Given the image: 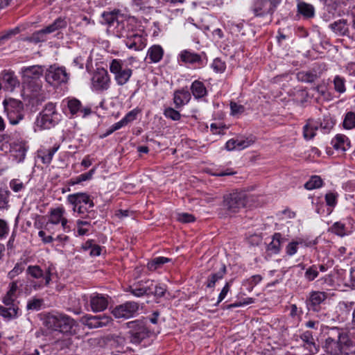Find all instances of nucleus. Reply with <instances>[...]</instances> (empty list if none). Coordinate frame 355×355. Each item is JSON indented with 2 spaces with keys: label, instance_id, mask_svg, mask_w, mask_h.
<instances>
[{
  "label": "nucleus",
  "instance_id": "c85d7f7f",
  "mask_svg": "<svg viewBox=\"0 0 355 355\" xmlns=\"http://www.w3.org/2000/svg\"><path fill=\"white\" fill-rule=\"evenodd\" d=\"M319 78L317 71H302L297 73V78L299 81L304 83H313Z\"/></svg>",
  "mask_w": 355,
  "mask_h": 355
},
{
  "label": "nucleus",
  "instance_id": "b1692460",
  "mask_svg": "<svg viewBox=\"0 0 355 355\" xmlns=\"http://www.w3.org/2000/svg\"><path fill=\"white\" fill-rule=\"evenodd\" d=\"M227 270L225 265H222L221 268L216 272L211 273L205 282V285L209 288H214L215 287L216 283L222 279L224 275L226 274Z\"/></svg>",
  "mask_w": 355,
  "mask_h": 355
},
{
  "label": "nucleus",
  "instance_id": "ea45409f",
  "mask_svg": "<svg viewBox=\"0 0 355 355\" xmlns=\"http://www.w3.org/2000/svg\"><path fill=\"white\" fill-rule=\"evenodd\" d=\"M343 125L344 128L347 130L355 128V113L352 112H347L345 114Z\"/></svg>",
  "mask_w": 355,
  "mask_h": 355
},
{
  "label": "nucleus",
  "instance_id": "338daca9",
  "mask_svg": "<svg viewBox=\"0 0 355 355\" xmlns=\"http://www.w3.org/2000/svg\"><path fill=\"white\" fill-rule=\"evenodd\" d=\"M16 299V297L6 293L3 298V303L6 306H16L14 303Z\"/></svg>",
  "mask_w": 355,
  "mask_h": 355
},
{
  "label": "nucleus",
  "instance_id": "20e7f679",
  "mask_svg": "<svg viewBox=\"0 0 355 355\" xmlns=\"http://www.w3.org/2000/svg\"><path fill=\"white\" fill-rule=\"evenodd\" d=\"M3 104L11 124L16 125L24 118V105L21 101L9 98L4 100Z\"/></svg>",
  "mask_w": 355,
  "mask_h": 355
},
{
  "label": "nucleus",
  "instance_id": "79ce46f5",
  "mask_svg": "<svg viewBox=\"0 0 355 355\" xmlns=\"http://www.w3.org/2000/svg\"><path fill=\"white\" fill-rule=\"evenodd\" d=\"M48 34L46 33V31L44 28L42 30H40L35 33H34L29 38L28 40L30 42H34V43H39L42 42H44L46 40V35Z\"/></svg>",
  "mask_w": 355,
  "mask_h": 355
},
{
  "label": "nucleus",
  "instance_id": "e433bc0d",
  "mask_svg": "<svg viewBox=\"0 0 355 355\" xmlns=\"http://www.w3.org/2000/svg\"><path fill=\"white\" fill-rule=\"evenodd\" d=\"M64 209L62 207H58L51 209L49 222L51 224L57 225L64 218Z\"/></svg>",
  "mask_w": 355,
  "mask_h": 355
},
{
  "label": "nucleus",
  "instance_id": "1a4fd4ad",
  "mask_svg": "<svg viewBox=\"0 0 355 355\" xmlns=\"http://www.w3.org/2000/svg\"><path fill=\"white\" fill-rule=\"evenodd\" d=\"M110 77L104 68L97 69L92 78V88L98 92L107 90L110 86Z\"/></svg>",
  "mask_w": 355,
  "mask_h": 355
},
{
  "label": "nucleus",
  "instance_id": "f3484780",
  "mask_svg": "<svg viewBox=\"0 0 355 355\" xmlns=\"http://www.w3.org/2000/svg\"><path fill=\"white\" fill-rule=\"evenodd\" d=\"M327 297L325 292L312 291L310 293L309 297L306 300V303L309 309L314 311H318L317 307L323 302Z\"/></svg>",
  "mask_w": 355,
  "mask_h": 355
},
{
  "label": "nucleus",
  "instance_id": "393cba45",
  "mask_svg": "<svg viewBox=\"0 0 355 355\" xmlns=\"http://www.w3.org/2000/svg\"><path fill=\"white\" fill-rule=\"evenodd\" d=\"M332 146L336 150L345 151L350 146L348 138L344 135L338 134L331 141Z\"/></svg>",
  "mask_w": 355,
  "mask_h": 355
},
{
  "label": "nucleus",
  "instance_id": "c756f323",
  "mask_svg": "<svg viewBox=\"0 0 355 355\" xmlns=\"http://www.w3.org/2000/svg\"><path fill=\"white\" fill-rule=\"evenodd\" d=\"M59 148V146H54L49 149H43L38 152V156L41 158L44 164H49L51 163L54 154Z\"/></svg>",
  "mask_w": 355,
  "mask_h": 355
},
{
  "label": "nucleus",
  "instance_id": "ddd939ff",
  "mask_svg": "<svg viewBox=\"0 0 355 355\" xmlns=\"http://www.w3.org/2000/svg\"><path fill=\"white\" fill-rule=\"evenodd\" d=\"M340 338L341 334H339L338 340L330 337L325 340L323 348L328 355H348V353L343 350V344L340 341Z\"/></svg>",
  "mask_w": 355,
  "mask_h": 355
},
{
  "label": "nucleus",
  "instance_id": "6ab92c4d",
  "mask_svg": "<svg viewBox=\"0 0 355 355\" xmlns=\"http://www.w3.org/2000/svg\"><path fill=\"white\" fill-rule=\"evenodd\" d=\"M1 78L3 87L7 90L13 91L19 85V81L13 71H3L1 73Z\"/></svg>",
  "mask_w": 355,
  "mask_h": 355
},
{
  "label": "nucleus",
  "instance_id": "aec40b11",
  "mask_svg": "<svg viewBox=\"0 0 355 355\" xmlns=\"http://www.w3.org/2000/svg\"><path fill=\"white\" fill-rule=\"evenodd\" d=\"M349 26L347 20L345 19H338L329 25V28L338 36H348Z\"/></svg>",
  "mask_w": 355,
  "mask_h": 355
},
{
  "label": "nucleus",
  "instance_id": "603ef678",
  "mask_svg": "<svg viewBox=\"0 0 355 355\" xmlns=\"http://www.w3.org/2000/svg\"><path fill=\"white\" fill-rule=\"evenodd\" d=\"M96 171L95 168H92L89 171L85 173H83L78 176L74 182L75 184H78L81 182L89 180L92 179L94 172Z\"/></svg>",
  "mask_w": 355,
  "mask_h": 355
},
{
  "label": "nucleus",
  "instance_id": "cd10ccee",
  "mask_svg": "<svg viewBox=\"0 0 355 355\" xmlns=\"http://www.w3.org/2000/svg\"><path fill=\"white\" fill-rule=\"evenodd\" d=\"M190 98V94L187 91H177L174 93L173 101L176 108H180L186 104Z\"/></svg>",
  "mask_w": 355,
  "mask_h": 355
},
{
  "label": "nucleus",
  "instance_id": "3c124183",
  "mask_svg": "<svg viewBox=\"0 0 355 355\" xmlns=\"http://www.w3.org/2000/svg\"><path fill=\"white\" fill-rule=\"evenodd\" d=\"M331 231L340 236H343L345 235V225L340 222H336L332 225Z\"/></svg>",
  "mask_w": 355,
  "mask_h": 355
},
{
  "label": "nucleus",
  "instance_id": "f704fd0d",
  "mask_svg": "<svg viewBox=\"0 0 355 355\" xmlns=\"http://www.w3.org/2000/svg\"><path fill=\"white\" fill-rule=\"evenodd\" d=\"M18 310L17 306H0V315L5 318L10 319L17 316Z\"/></svg>",
  "mask_w": 355,
  "mask_h": 355
},
{
  "label": "nucleus",
  "instance_id": "864d4df0",
  "mask_svg": "<svg viewBox=\"0 0 355 355\" xmlns=\"http://www.w3.org/2000/svg\"><path fill=\"white\" fill-rule=\"evenodd\" d=\"M231 114L232 115H238L244 112L245 107L243 105H239L235 102H230Z\"/></svg>",
  "mask_w": 355,
  "mask_h": 355
},
{
  "label": "nucleus",
  "instance_id": "8fccbe9b",
  "mask_svg": "<svg viewBox=\"0 0 355 355\" xmlns=\"http://www.w3.org/2000/svg\"><path fill=\"white\" fill-rule=\"evenodd\" d=\"M141 286L143 288V293L144 295H150L153 293V288H154V282L152 280H147L145 282H140Z\"/></svg>",
  "mask_w": 355,
  "mask_h": 355
},
{
  "label": "nucleus",
  "instance_id": "4c0bfd02",
  "mask_svg": "<svg viewBox=\"0 0 355 355\" xmlns=\"http://www.w3.org/2000/svg\"><path fill=\"white\" fill-rule=\"evenodd\" d=\"M136 115L137 113L134 110L130 111L125 115L124 118L113 125V130H117L126 125L128 124V123L134 121L136 119Z\"/></svg>",
  "mask_w": 355,
  "mask_h": 355
},
{
  "label": "nucleus",
  "instance_id": "a211bd4d",
  "mask_svg": "<svg viewBox=\"0 0 355 355\" xmlns=\"http://www.w3.org/2000/svg\"><path fill=\"white\" fill-rule=\"evenodd\" d=\"M108 305L107 298L98 293H93L90 296V306L94 312L104 311Z\"/></svg>",
  "mask_w": 355,
  "mask_h": 355
},
{
  "label": "nucleus",
  "instance_id": "c9c22d12",
  "mask_svg": "<svg viewBox=\"0 0 355 355\" xmlns=\"http://www.w3.org/2000/svg\"><path fill=\"white\" fill-rule=\"evenodd\" d=\"M171 261V259L166 257H158L153 259L150 260L148 264L147 267L148 268L151 270L154 271L157 270V268H159L164 263H168Z\"/></svg>",
  "mask_w": 355,
  "mask_h": 355
},
{
  "label": "nucleus",
  "instance_id": "4be33fe9",
  "mask_svg": "<svg viewBox=\"0 0 355 355\" xmlns=\"http://www.w3.org/2000/svg\"><path fill=\"white\" fill-rule=\"evenodd\" d=\"M319 128V122L312 119L307 120L303 128V136L306 140L313 139L315 135V131Z\"/></svg>",
  "mask_w": 355,
  "mask_h": 355
},
{
  "label": "nucleus",
  "instance_id": "13d9d810",
  "mask_svg": "<svg viewBox=\"0 0 355 355\" xmlns=\"http://www.w3.org/2000/svg\"><path fill=\"white\" fill-rule=\"evenodd\" d=\"M325 201L327 205L334 207L337 203V195L329 192L325 195Z\"/></svg>",
  "mask_w": 355,
  "mask_h": 355
},
{
  "label": "nucleus",
  "instance_id": "bf43d9fd",
  "mask_svg": "<svg viewBox=\"0 0 355 355\" xmlns=\"http://www.w3.org/2000/svg\"><path fill=\"white\" fill-rule=\"evenodd\" d=\"M19 33L18 28H15L12 30H9L7 32L2 33L0 35V44H1L3 41L10 39L12 35H15Z\"/></svg>",
  "mask_w": 355,
  "mask_h": 355
},
{
  "label": "nucleus",
  "instance_id": "4d7b16f0",
  "mask_svg": "<svg viewBox=\"0 0 355 355\" xmlns=\"http://www.w3.org/2000/svg\"><path fill=\"white\" fill-rule=\"evenodd\" d=\"M166 291V288L160 284H154V288H153V293L155 297H162L164 296Z\"/></svg>",
  "mask_w": 355,
  "mask_h": 355
},
{
  "label": "nucleus",
  "instance_id": "f03ea898",
  "mask_svg": "<svg viewBox=\"0 0 355 355\" xmlns=\"http://www.w3.org/2000/svg\"><path fill=\"white\" fill-rule=\"evenodd\" d=\"M250 196L245 191H236L223 197V207L226 214L231 215L246 207Z\"/></svg>",
  "mask_w": 355,
  "mask_h": 355
},
{
  "label": "nucleus",
  "instance_id": "6e6d98bb",
  "mask_svg": "<svg viewBox=\"0 0 355 355\" xmlns=\"http://www.w3.org/2000/svg\"><path fill=\"white\" fill-rule=\"evenodd\" d=\"M24 270V267L21 263H17L14 268L10 270L8 274V277L10 279H14L16 276L19 275Z\"/></svg>",
  "mask_w": 355,
  "mask_h": 355
},
{
  "label": "nucleus",
  "instance_id": "37998d69",
  "mask_svg": "<svg viewBox=\"0 0 355 355\" xmlns=\"http://www.w3.org/2000/svg\"><path fill=\"white\" fill-rule=\"evenodd\" d=\"M12 150L16 153L15 157H18L19 161L24 159L26 152L25 145L22 143L15 144Z\"/></svg>",
  "mask_w": 355,
  "mask_h": 355
},
{
  "label": "nucleus",
  "instance_id": "680f3d73",
  "mask_svg": "<svg viewBox=\"0 0 355 355\" xmlns=\"http://www.w3.org/2000/svg\"><path fill=\"white\" fill-rule=\"evenodd\" d=\"M27 87L33 92H38L42 88L41 79L33 80L31 83H25Z\"/></svg>",
  "mask_w": 355,
  "mask_h": 355
},
{
  "label": "nucleus",
  "instance_id": "473e14b6",
  "mask_svg": "<svg viewBox=\"0 0 355 355\" xmlns=\"http://www.w3.org/2000/svg\"><path fill=\"white\" fill-rule=\"evenodd\" d=\"M300 338L304 343H306L307 345L306 347L310 352L312 353H316L318 352V348L314 342L312 332L306 331L300 336Z\"/></svg>",
  "mask_w": 355,
  "mask_h": 355
},
{
  "label": "nucleus",
  "instance_id": "a19ab883",
  "mask_svg": "<svg viewBox=\"0 0 355 355\" xmlns=\"http://www.w3.org/2000/svg\"><path fill=\"white\" fill-rule=\"evenodd\" d=\"M44 300L39 298H33L27 302L26 309L28 311H39L41 309Z\"/></svg>",
  "mask_w": 355,
  "mask_h": 355
},
{
  "label": "nucleus",
  "instance_id": "69168bd1",
  "mask_svg": "<svg viewBox=\"0 0 355 355\" xmlns=\"http://www.w3.org/2000/svg\"><path fill=\"white\" fill-rule=\"evenodd\" d=\"M178 220L182 223H190L193 221L195 218L191 214L187 213H182L178 214Z\"/></svg>",
  "mask_w": 355,
  "mask_h": 355
},
{
  "label": "nucleus",
  "instance_id": "49530a36",
  "mask_svg": "<svg viewBox=\"0 0 355 355\" xmlns=\"http://www.w3.org/2000/svg\"><path fill=\"white\" fill-rule=\"evenodd\" d=\"M318 266L313 265L306 269L304 277L308 281L311 282L318 276Z\"/></svg>",
  "mask_w": 355,
  "mask_h": 355
},
{
  "label": "nucleus",
  "instance_id": "39448f33",
  "mask_svg": "<svg viewBox=\"0 0 355 355\" xmlns=\"http://www.w3.org/2000/svg\"><path fill=\"white\" fill-rule=\"evenodd\" d=\"M130 341L134 344H139L149 336L150 331L143 320H134L126 323Z\"/></svg>",
  "mask_w": 355,
  "mask_h": 355
},
{
  "label": "nucleus",
  "instance_id": "412c9836",
  "mask_svg": "<svg viewBox=\"0 0 355 355\" xmlns=\"http://www.w3.org/2000/svg\"><path fill=\"white\" fill-rule=\"evenodd\" d=\"M103 19L106 24L110 27L115 26L119 22L124 18L119 10H114L110 12H105L102 15Z\"/></svg>",
  "mask_w": 355,
  "mask_h": 355
},
{
  "label": "nucleus",
  "instance_id": "5701e85b",
  "mask_svg": "<svg viewBox=\"0 0 355 355\" xmlns=\"http://www.w3.org/2000/svg\"><path fill=\"white\" fill-rule=\"evenodd\" d=\"M297 1V12L302 15L306 19L313 18L315 15L314 7L311 4L301 1L300 0Z\"/></svg>",
  "mask_w": 355,
  "mask_h": 355
},
{
  "label": "nucleus",
  "instance_id": "de8ad7c7",
  "mask_svg": "<svg viewBox=\"0 0 355 355\" xmlns=\"http://www.w3.org/2000/svg\"><path fill=\"white\" fill-rule=\"evenodd\" d=\"M164 114L166 118L171 119L173 121H178L181 118L180 112L172 107L166 108L164 110Z\"/></svg>",
  "mask_w": 355,
  "mask_h": 355
},
{
  "label": "nucleus",
  "instance_id": "c03bdc74",
  "mask_svg": "<svg viewBox=\"0 0 355 355\" xmlns=\"http://www.w3.org/2000/svg\"><path fill=\"white\" fill-rule=\"evenodd\" d=\"M26 271L28 274L35 279H40L44 277V272L38 266H29Z\"/></svg>",
  "mask_w": 355,
  "mask_h": 355
},
{
  "label": "nucleus",
  "instance_id": "dca6fc26",
  "mask_svg": "<svg viewBox=\"0 0 355 355\" xmlns=\"http://www.w3.org/2000/svg\"><path fill=\"white\" fill-rule=\"evenodd\" d=\"M67 200L75 207L81 205V204L88 205L89 208H92L94 205L89 196L86 193H76L69 195Z\"/></svg>",
  "mask_w": 355,
  "mask_h": 355
},
{
  "label": "nucleus",
  "instance_id": "f8f14e48",
  "mask_svg": "<svg viewBox=\"0 0 355 355\" xmlns=\"http://www.w3.org/2000/svg\"><path fill=\"white\" fill-rule=\"evenodd\" d=\"M81 322L89 329L101 328L107 326L112 318L107 315H86L81 318Z\"/></svg>",
  "mask_w": 355,
  "mask_h": 355
},
{
  "label": "nucleus",
  "instance_id": "052dcab7",
  "mask_svg": "<svg viewBox=\"0 0 355 355\" xmlns=\"http://www.w3.org/2000/svg\"><path fill=\"white\" fill-rule=\"evenodd\" d=\"M19 33L18 28H15L12 30H9L7 32L2 33L0 35V44H1L3 41L10 39L12 35H15Z\"/></svg>",
  "mask_w": 355,
  "mask_h": 355
},
{
  "label": "nucleus",
  "instance_id": "a878e982",
  "mask_svg": "<svg viewBox=\"0 0 355 355\" xmlns=\"http://www.w3.org/2000/svg\"><path fill=\"white\" fill-rule=\"evenodd\" d=\"M181 60L185 63L189 64H202L201 56L196 53L191 52L188 50H184L180 54Z\"/></svg>",
  "mask_w": 355,
  "mask_h": 355
},
{
  "label": "nucleus",
  "instance_id": "9d476101",
  "mask_svg": "<svg viewBox=\"0 0 355 355\" xmlns=\"http://www.w3.org/2000/svg\"><path fill=\"white\" fill-rule=\"evenodd\" d=\"M68 74L64 67H55L51 66L46 71L45 79L51 85L57 86L68 80Z\"/></svg>",
  "mask_w": 355,
  "mask_h": 355
},
{
  "label": "nucleus",
  "instance_id": "a18cd8bd",
  "mask_svg": "<svg viewBox=\"0 0 355 355\" xmlns=\"http://www.w3.org/2000/svg\"><path fill=\"white\" fill-rule=\"evenodd\" d=\"M236 144L238 146V150H243L254 142V139L253 137H241L236 139Z\"/></svg>",
  "mask_w": 355,
  "mask_h": 355
},
{
  "label": "nucleus",
  "instance_id": "2f4dec72",
  "mask_svg": "<svg viewBox=\"0 0 355 355\" xmlns=\"http://www.w3.org/2000/svg\"><path fill=\"white\" fill-rule=\"evenodd\" d=\"M191 91L192 94L196 98H200L205 96L207 94V89L204 84L198 80H195L191 86Z\"/></svg>",
  "mask_w": 355,
  "mask_h": 355
},
{
  "label": "nucleus",
  "instance_id": "423d86ee",
  "mask_svg": "<svg viewBox=\"0 0 355 355\" xmlns=\"http://www.w3.org/2000/svg\"><path fill=\"white\" fill-rule=\"evenodd\" d=\"M110 71L114 75V79L119 85L127 83L132 74V70L124 68L123 61L119 59H113L111 61Z\"/></svg>",
  "mask_w": 355,
  "mask_h": 355
},
{
  "label": "nucleus",
  "instance_id": "5fc2aeb1",
  "mask_svg": "<svg viewBox=\"0 0 355 355\" xmlns=\"http://www.w3.org/2000/svg\"><path fill=\"white\" fill-rule=\"evenodd\" d=\"M81 103L77 99H71L68 102V107L71 114H74L80 110Z\"/></svg>",
  "mask_w": 355,
  "mask_h": 355
},
{
  "label": "nucleus",
  "instance_id": "4468645a",
  "mask_svg": "<svg viewBox=\"0 0 355 355\" xmlns=\"http://www.w3.org/2000/svg\"><path fill=\"white\" fill-rule=\"evenodd\" d=\"M43 74L41 66L34 65L21 69L23 83H31L33 80L40 79Z\"/></svg>",
  "mask_w": 355,
  "mask_h": 355
},
{
  "label": "nucleus",
  "instance_id": "72a5a7b5",
  "mask_svg": "<svg viewBox=\"0 0 355 355\" xmlns=\"http://www.w3.org/2000/svg\"><path fill=\"white\" fill-rule=\"evenodd\" d=\"M282 235L275 233L273 235L272 241L268 245L267 250L272 254H277L281 248Z\"/></svg>",
  "mask_w": 355,
  "mask_h": 355
},
{
  "label": "nucleus",
  "instance_id": "0eeeda50",
  "mask_svg": "<svg viewBox=\"0 0 355 355\" xmlns=\"http://www.w3.org/2000/svg\"><path fill=\"white\" fill-rule=\"evenodd\" d=\"M139 28L133 19H122V21L119 22L114 28V33L120 38H123L128 40L137 31Z\"/></svg>",
  "mask_w": 355,
  "mask_h": 355
},
{
  "label": "nucleus",
  "instance_id": "6e6552de",
  "mask_svg": "<svg viewBox=\"0 0 355 355\" xmlns=\"http://www.w3.org/2000/svg\"><path fill=\"white\" fill-rule=\"evenodd\" d=\"M279 1V0H256L251 10L255 17L272 15Z\"/></svg>",
  "mask_w": 355,
  "mask_h": 355
},
{
  "label": "nucleus",
  "instance_id": "bb28decb",
  "mask_svg": "<svg viewBox=\"0 0 355 355\" xmlns=\"http://www.w3.org/2000/svg\"><path fill=\"white\" fill-rule=\"evenodd\" d=\"M67 26V21L65 18L58 17L52 24L44 28L48 34L54 33L57 31L65 28Z\"/></svg>",
  "mask_w": 355,
  "mask_h": 355
},
{
  "label": "nucleus",
  "instance_id": "2eb2a0df",
  "mask_svg": "<svg viewBox=\"0 0 355 355\" xmlns=\"http://www.w3.org/2000/svg\"><path fill=\"white\" fill-rule=\"evenodd\" d=\"M127 47L130 49H134L135 51L142 50L146 45V39L143 37L141 31L139 29L128 40H124Z\"/></svg>",
  "mask_w": 355,
  "mask_h": 355
},
{
  "label": "nucleus",
  "instance_id": "58836bf2",
  "mask_svg": "<svg viewBox=\"0 0 355 355\" xmlns=\"http://www.w3.org/2000/svg\"><path fill=\"white\" fill-rule=\"evenodd\" d=\"M322 185V180L320 177L314 175L305 183L304 187L308 190H311L321 187Z\"/></svg>",
  "mask_w": 355,
  "mask_h": 355
},
{
  "label": "nucleus",
  "instance_id": "0e129e2a",
  "mask_svg": "<svg viewBox=\"0 0 355 355\" xmlns=\"http://www.w3.org/2000/svg\"><path fill=\"white\" fill-rule=\"evenodd\" d=\"M19 289L18 281H13L9 284L8 291L6 293L17 297V291Z\"/></svg>",
  "mask_w": 355,
  "mask_h": 355
},
{
  "label": "nucleus",
  "instance_id": "7ed1b4c3",
  "mask_svg": "<svg viewBox=\"0 0 355 355\" xmlns=\"http://www.w3.org/2000/svg\"><path fill=\"white\" fill-rule=\"evenodd\" d=\"M61 120V114L57 111L55 104L48 103L37 116L35 125L42 130L55 127Z\"/></svg>",
  "mask_w": 355,
  "mask_h": 355
},
{
  "label": "nucleus",
  "instance_id": "09e8293b",
  "mask_svg": "<svg viewBox=\"0 0 355 355\" xmlns=\"http://www.w3.org/2000/svg\"><path fill=\"white\" fill-rule=\"evenodd\" d=\"M334 89L339 93H343L345 91V79L336 76L334 80Z\"/></svg>",
  "mask_w": 355,
  "mask_h": 355
},
{
  "label": "nucleus",
  "instance_id": "774afa93",
  "mask_svg": "<svg viewBox=\"0 0 355 355\" xmlns=\"http://www.w3.org/2000/svg\"><path fill=\"white\" fill-rule=\"evenodd\" d=\"M10 188L15 192L20 191L24 188V184L19 180H13L10 182Z\"/></svg>",
  "mask_w": 355,
  "mask_h": 355
},
{
  "label": "nucleus",
  "instance_id": "e2e57ef3",
  "mask_svg": "<svg viewBox=\"0 0 355 355\" xmlns=\"http://www.w3.org/2000/svg\"><path fill=\"white\" fill-rule=\"evenodd\" d=\"M298 244L299 243L297 241H293L289 243L286 248V254L289 256L295 254L297 251Z\"/></svg>",
  "mask_w": 355,
  "mask_h": 355
},
{
  "label": "nucleus",
  "instance_id": "f257e3e1",
  "mask_svg": "<svg viewBox=\"0 0 355 355\" xmlns=\"http://www.w3.org/2000/svg\"><path fill=\"white\" fill-rule=\"evenodd\" d=\"M44 324L49 329L58 331L64 334L73 335L76 331L73 327L76 326V321L62 313H49L44 316Z\"/></svg>",
  "mask_w": 355,
  "mask_h": 355
},
{
  "label": "nucleus",
  "instance_id": "9b49d317",
  "mask_svg": "<svg viewBox=\"0 0 355 355\" xmlns=\"http://www.w3.org/2000/svg\"><path fill=\"white\" fill-rule=\"evenodd\" d=\"M139 309V304L134 302H128L116 306L112 311L113 315L119 319L132 318Z\"/></svg>",
  "mask_w": 355,
  "mask_h": 355
},
{
  "label": "nucleus",
  "instance_id": "7c9ffc66",
  "mask_svg": "<svg viewBox=\"0 0 355 355\" xmlns=\"http://www.w3.org/2000/svg\"><path fill=\"white\" fill-rule=\"evenodd\" d=\"M163 53V49L160 46L154 45L148 49L147 56L152 62H158L162 58Z\"/></svg>",
  "mask_w": 355,
  "mask_h": 355
}]
</instances>
